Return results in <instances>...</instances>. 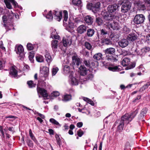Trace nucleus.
<instances>
[{
  "label": "nucleus",
  "instance_id": "49530a36",
  "mask_svg": "<svg viewBox=\"0 0 150 150\" xmlns=\"http://www.w3.org/2000/svg\"><path fill=\"white\" fill-rule=\"evenodd\" d=\"M29 135L30 136L31 138V139L33 140L35 142H36V139L34 136L33 134L32 133V131L31 129H30L29 131Z\"/></svg>",
  "mask_w": 150,
  "mask_h": 150
},
{
  "label": "nucleus",
  "instance_id": "ddd939ff",
  "mask_svg": "<svg viewBox=\"0 0 150 150\" xmlns=\"http://www.w3.org/2000/svg\"><path fill=\"white\" fill-rule=\"evenodd\" d=\"M54 18L58 21H60L62 18V14L61 12L54 11Z\"/></svg>",
  "mask_w": 150,
  "mask_h": 150
},
{
  "label": "nucleus",
  "instance_id": "8fccbe9b",
  "mask_svg": "<svg viewBox=\"0 0 150 150\" xmlns=\"http://www.w3.org/2000/svg\"><path fill=\"white\" fill-rule=\"evenodd\" d=\"M29 58L31 62H32L33 58L34 57V54L33 53L30 52L29 55Z\"/></svg>",
  "mask_w": 150,
  "mask_h": 150
},
{
  "label": "nucleus",
  "instance_id": "0eeeda50",
  "mask_svg": "<svg viewBox=\"0 0 150 150\" xmlns=\"http://www.w3.org/2000/svg\"><path fill=\"white\" fill-rule=\"evenodd\" d=\"M69 81L70 84L73 86H76L78 84V79L74 76L72 74L69 76Z\"/></svg>",
  "mask_w": 150,
  "mask_h": 150
},
{
  "label": "nucleus",
  "instance_id": "e2e57ef3",
  "mask_svg": "<svg viewBox=\"0 0 150 150\" xmlns=\"http://www.w3.org/2000/svg\"><path fill=\"white\" fill-rule=\"evenodd\" d=\"M83 124V123L82 122H79L77 123L76 126L80 128L82 127Z\"/></svg>",
  "mask_w": 150,
  "mask_h": 150
},
{
  "label": "nucleus",
  "instance_id": "3c124183",
  "mask_svg": "<svg viewBox=\"0 0 150 150\" xmlns=\"http://www.w3.org/2000/svg\"><path fill=\"white\" fill-rule=\"evenodd\" d=\"M59 95V93L57 91H54L51 93V96L53 97H57Z\"/></svg>",
  "mask_w": 150,
  "mask_h": 150
},
{
  "label": "nucleus",
  "instance_id": "5701e85b",
  "mask_svg": "<svg viewBox=\"0 0 150 150\" xmlns=\"http://www.w3.org/2000/svg\"><path fill=\"white\" fill-rule=\"evenodd\" d=\"M100 4L99 2H98L93 5V11L95 12L98 11L100 9Z\"/></svg>",
  "mask_w": 150,
  "mask_h": 150
},
{
  "label": "nucleus",
  "instance_id": "7ed1b4c3",
  "mask_svg": "<svg viewBox=\"0 0 150 150\" xmlns=\"http://www.w3.org/2000/svg\"><path fill=\"white\" fill-rule=\"evenodd\" d=\"M119 3L120 4H123L121 8V11L123 13L127 12L130 9L131 3L129 0H120Z\"/></svg>",
  "mask_w": 150,
  "mask_h": 150
},
{
  "label": "nucleus",
  "instance_id": "7c9ffc66",
  "mask_svg": "<svg viewBox=\"0 0 150 150\" xmlns=\"http://www.w3.org/2000/svg\"><path fill=\"white\" fill-rule=\"evenodd\" d=\"M37 61L39 62H43L44 58L41 55H38L36 57Z\"/></svg>",
  "mask_w": 150,
  "mask_h": 150
},
{
  "label": "nucleus",
  "instance_id": "37998d69",
  "mask_svg": "<svg viewBox=\"0 0 150 150\" xmlns=\"http://www.w3.org/2000/svg\"><path fill=\"white\" fill-rule=\"evenodd\" d=\"M27 84L30 88H31L35 87V84L33 83V81H30L27 82Z\"/></svg>",
  "mask_w": 150,
  "mask_h": 150
},
{
  "label": "nucleus",
  "instance_id": "6e6552de",
  "mask_svg": "<svg viewBox=\"0 0 150 150\" xmlns=\"http://www.w3.org/2000/svg\"><path fill=\"white\" fill-rule=\"evenodd\" d=\"M63 45L64 46L66 47L70 45L72 43V38L70 36H66L63 39Z\"/></svg>",
  "mask_w": 150,
  "mask_h": 150
},
{
  "label": "nucleus",
  "instance_id": "2eb2a0df",
  "mask_svg": "<svg viewBox=\"0 0 150 150\" xmlns=\"http://www.w3.org/2000/svg\"><path fill=\"white\" fill-rule=\"evenodd\" d=\"M73 64H76L77 65H79L80 63V59L77 55H74L72 57Z\"/></svg>",
  "mask_w": 150,
  "mask_h": 150
},
{
  "label": "nucleus",
  "instance_id": "c85d7f7f",
  "mask_svg": "<svg viewBox=\"0 0 150 150\" xmlns=\"http://www.w3.org/2000/svg\"><path fill=\"white\" fill-rule=\"evenodd\" d=\"M45 56L46 60L49 63L52 61V58L48 52H46Z\"/></svg>",
  "mask_w": 150,
  "mask_h": 150
},
{
  "label": "nucleus",
  "instance_id": "a878e982",
  "mask_svg": "<svg viewBox=\"0 0 150 150\" xmlns=\"http://www.w3.org/2000/svg\"><path fill=\"white\" fill-rule=\"evenodd\" d=\"M120 67L112 66L108 67V69L112 71H120L121 69L119 68Z\"/></svg>",
  "mask_w": 150,
  "mask_h": 150
},
{
  "label": "nucleus",
  "instance_id": "bf43d9fd",
  "mask_svg": "<svg viewBox=\"0 0 150 150\" xmlns=\"http://www.w3.org/2000/svg\"><path fill=\"white\" fill-rule=\"evenodd\" d=\"M27 143L28 146L30 147H32L33 146V144L32 142L30 140H28L27 142Z\"/></svg>",
  "mask_w": 150,
  "mask_h": 150
},
{
  "label": "nucleus",
  "instance_id": "09e8293b",
  "mask_svg": "<svg viewBox=\"0 0 150 150\" xmlns=\"http://www.w3.org/2000/svg\"><path fill=\"white\" fill-rule=\"evenodd\" d=\"M93 5L92 3H88L87 5V7L89 10H91L93 11Z\"/></svg>",
  "mask_w": 150,
  "mask_h": 150
},
{
  "label": "nucleus",
  "instance_id": "5fc2aeb1",
  "mask_svg": "<svg viewBox=\"0 0 150 150\" xmlns=\"http://www.w3.org/2000/svg\"><path fill=\"white\" fill-rule=\"evenodd\" d=\"M52 36V38L55 39H59V35H56V34H53V33L52 32L51 33Z\"/></svg>",
  "mask_w": 150,
  "mask_h": 150
},
{
  "label": "nucleus",
  "instance_id": "603ef678",
  "mask_svg": "<svg viewBox=\"0 0 150 150\" xmlns=\"http://www.w3.org/2000/svg\"><path fill=\"white\" fill-rule=\"evenodd\" d=\"M137 7L138 8H140L142 10H145L146 9L145 6L141 3L140 4V5H139V6H138Z\"/></svg>",
  "mask_w": 150,
  "mask_h": 150
},
{
  "label": "nucleus",
  "instance_id": "680f3d73",
  "mask_svg": "<svg viewBox=\"0 0 150 150\" xmlns=\"http://www.w3.org/2000/svg\"><path fill=\"white\" fill-rule=\"evenodd\" d=\"M4 66V64L2 62L0 61V70L3 69Z\"/></svg>",
  "mask_w": 150,
  "mask_h": 150
},
{
  "label": "nucleus",
  "instance_id": "052dcab7",
  "mask_svg": "<svg viewBox=\"0 0 150 150\" xmlns=\"http://www.w3.org/2000/svg\"><path fill=\"white\" fill-rule=\"evenodd\" d=\"M69 67L67 66H66L64 67V71H66V73L68 72H69Z\"/></svg>",
  "mask_w": 150,
  "mask_h": 150
},
{
  "label": "nucleus",
  "instance_id": "423d86ee",
  "mask_svg": "<svg viewBox=\"0 0 150 150\" xmlns=\"http://www.w3.org/2000/svg\"><path fill=\"white\" fill-rule=\"evenodd\" d=\"M4 2L5 3L7 8L9 9L12 8V6L10 4L11 3L15 7H18V3L14 0H4Z\"/></svg>",
  "mask_w": 150,
  "mask_h": 150
},
{
  "label": "nucleus",
  "instance_id": "338daca9",
  "mask_svg": "<svg viewBox=\"0 0 150 150\" xmlns=\"http://www.w3.org/2000/svg\"><path fill=\"white\" fill-rule=\"evenodd\" d=\"M135 53H136L138 55H140L141 56L142 55V52H139V51H138L137 49H136L135 50Z\"/></svg>",
  "mask_w": 150,
  "mask_h": 150
},
{
  "label": "nucleus",
  "instance_id": "aec40b11",
  "mask_svg": "<svg viewBox=\"0 0 150 150\" xmlns=\"http://www.w3.org/2000/svg\"><path fill=\"white\" fill-rule=\"evenodd\" d=\"M79 69V72L81 75L84 76L87 74V70L84 66H81Z\"/></svg>",
  "mask_w": 150,
  "mask_h": 150
},
{
  "label": "nucleus",
  "instance_id": "473e14b6",
  "mask_svg": "<svg viewBox=\"0 0 150 150\" xmlns=\"http://www.w3.org/2000/svg\"><path fill=\"white\" fill-rule=\"evenodd\" d=\"M71 99V96L69 95H65L63 97L62 100L63 101H67Z\"/></svg>",
  "mask_w": 150,
  "mask_h": 150
},
{
  "label": "nucleus",
  "instance_id": "4c0bfd02",
  "mask_svg": "<svg viewBox=\"0 0 150 150\" xmlns=\"http://www.w3.org/2000/svg\"><path fill=\"white\" fill-rule=\"evenodd\" d=\"M96 22L98 25H101L103 24V21L101 18H98L96 19Z\"/></svg>",
  "mask_w": 150,
  "mask_h": 150
},
{
  "label": "nucleus",
  "instance_id": "bb28decb",
  "mask_svg": "<svg viewBox=\"0 0 150 150\" xmlns=\"http://www.w3.org/2000/svg\"><path fill=\"white\" fill-rule=\"evenodd\" d=\"M106 59L109 61H111L112 62H115L117 61L118 60V57H115L112 56H108L107 57Z\"/></svg>",
  "mask_w": 150,
  "mask_h": 150
},
{
  "label": "nucleus",
  "instance_id": "6e6d98bb",
  "mask_svg": "<svg viewBox=\"0 0 150 150\" xmlns=\"http://www.w3.org/2000/svg\"><path fill=\"white\" fill-rule=\"evenodd\" d=\"M133 3L134 5H136L137 6H139L140 4L141 3L139 0H134Z\"/></svg>",
  "mask_w": 150,
  "mask_h": 150
},
{
  "label": "nucleus",
  "instance_id": "c9c22d12",
  "mask_svg": "<svg viewBox=\"0 0 150 150\" xmlns=\"http://www.w3.org/2000/svg\"><path fill=\"white\" fill-rule=\"evenodd\" d=\"M150 50V49L149 47H146L141 49L140 52H142V54L146 52H149Z\"/></svg>",
  "mask_w": 150,
  "mask_h": 150
},
{
  "label": "nucleus",
  "instance_id": "864d4df0",
  "mask_svg": "<svg viewBox=\"0 0 150 150\" xmlns=\"http://www.w3.org/2000/svg\"><path fill=\"white\" fill-rule=\"evenodd\" d=\"M77 134L79 136L81 137L83 134V131L80 129L77 131Z\"/></svg>",
  "mask_w": 150,
  "mask_h": 150
},
{
  "label": "nucleus",
  "instance_id": "f257e3e1",
  "mask_svg": "<svg viewBox=\"0 0 150 150\" xmlns=\"http://www.w3.org/2000/svg\"><path fill=\"white\" fill-rule=\"evenodd\" d=\"M137 113L138 111L136 110L131 114H125L121 118L120 123L117 127L118 129L120 130H122L124 124H128L135 116Z\"/></svg>",
  "mask_w": 150,
  "mask_h": 150
},
{
  "label": "nucleus",
  "instance_id": "f8f14e48",
  "mask_svg": "<svg viewBox=\"0 0 150 150\" xmlns=\"http://www.w3.org/2000/svg\"><path fill=\"white\" fill-rule=\"evenodd\" d=\"M109 29L112 28V29L118 30L120 29L118 24L117 22H113L112 23H110L107 25Z\"/></svg>",
  "mask_w": 150,
  "mask_h": 150
},
{
  "label": "nucleus",
  "instance_id": "a18cd8bd",
  "mask_svg": "<svg viewBox=\"0 0 150 150\" xmlns=\"http://www.w3.org/2000/svg\"><path fill=\"white\" fill-rule=\"evenodd\" d=\"M72 2L74 4L79 5L81 4V0H73Z\"/></svg>",
  "mask_w": 150,
  "mask_h": 150
},
{
  "label": "nucleus",
  "instance_id": "39448f33",
  "mask_svg": "<svg viewBox=\"0 0 150 150\" xmlns=\"http://www.w3.org/2000/svg\"><path fill=\"white\" fill-rule=\"evenodd\" d=\"M122 64L123 66H128L126 68L127 69H129L135 67V65L131 63L130 59L127 58H125L122 62Z\"/></svg>",
  "mask_w": 150,
  "mask_h": 150
},
{
  "label": "nucleus",
  "instance_id": "9b49d317",
  "mask_svg": "<svg viewBox=\"0 0 150 150\" xmlns=\"http://www.w3.org/2000/svg\"><path fill=\"white\" fill-rule=\"evenodd\" d=\"M87 28V27L86 25H81L77 28V31L79 33L82 34L86 31Z\"/></svg>",
  "mask_w": 150,
  "mask_h": 150
},
{
  "label": "nucleus",
  "instance_id": "f3484780",
  "mask_svg": "<svg viewBox=\"0 0 150 150\" xmlns=\"http://www.w3.org/2000/svg\"><path fill=\"white\" fill-rule=\"evenodd\" d=\"M129 44L128 41L126 39H122L119 43L120 46L122 47H125L127 46Z\"/></svg>",
  "mask_w": 150,
  "mask_h": 150
},
{
  "label": "nucleus",
  "instance_id": "6ab92c4d",
  "mask_svg": "<svg viewBox=\"0 0 150 150\" xmlns=\"http://www.w3.org/2000/svg\"><path fill=\"white\" fill-rule=\"evenodd\" d=\"M104 18L106 20H111L114 18H117V17L116 16H115L113 14H111L109 13V14L106 15H105L104 16Z\"/></svg>",
  "mask_w": 150,
  "mask_h": 150
},
{
  "label": "nucleus",
  "instance_id": "e433bc0d",
  "mask_svg": "<svg viewBox=\"0 0 150 150\" xmlns=\"http://www.w3.org/2000/svg\"><path fill=\"white\" fill-rule=\"evenodd\" d=\"M147 111V109L146 108H144L141 111L140 113V116L141 117H143L144 115L146 114Z\"/></svg>",
  "mask_w": 150,
  "mask_h": 150
},
{
  "label": "nucleus",
  "instance_id": "c03bdc74",
  "mask_svg": "<svg viewBox=\"0 0 150 150\" xmlns=\"http://www.w3.org/2000/svg\"><path fill=\"white\" fill-rule=\"evenodd\" d=\"M27 47L29 50H32L33 49L34 46L33 45L30 43H28L27 44Z\"/></svg>",
  "mask_w": 150,
  "mask_h": 150
},
{
  "label": "nucleus",
  "instance_id": "c756f323",
  "mask_svg": "<svg viewBox=\"0 0 150 150\" xmlns=\"http://www.w3.org/2000/svg\"><path fill=\"white\" fill-rule=\"evenodd\" d=\"M51 46L52 49H56L57 47L58 41L57 40H54L52 42Z\"/></svg>",
  "mask_w": 150,
  "mask_h": 150
},
{
  "label": "nucleus",
  "instance_id": "69168bd1",
  "mask_svg": "<svg viewBox=\"0 0 150 150\" xmlns=\"http://www.w3.org/2000/svg\"><path fill=\"white\" fill-rule=\"evenodd\" d=\"M101 33L103 35L106 34L107 33V32L103 29L101 30Z\"/></svg>",
  "mask_w": 150,
  "mask_h": 150
},
{
  "label": "nucleus",
  "instance_id": "f704fd0d",
  "mask_svg": "<svg viewBox=\"0 0 150 150\" xmlns=\"http://www.w3.org/2000/svg\"><path fill=\"white\" fill-rule=\"evenodd\" d=\"M85 47L88 50L92 49V46L88 42H86L85 43Z\"/></svg>",
  "mask_w": 150,
  "mask_h": 150
},
{
  "label": "nucleus",
  "instance_id": "cd10ccee",
  "mask_svg": "<svg viewBox=\"0 0 150 150\" xmlns=\"http://www.w3.org/2000/svg\"><path fill=\"white\" fill-rule=\"evenodd\" d=\"M94 33V30L92 29H89L87 30V35L88 37H92Z\"/></svg>",
  "mask_w": 150,
  "mask_h": 150
},
{
  "label": "nucleus",
  "instance_id": "72a5a7b5",
  "mask_svg": "<svg viewBox=\"0 0 150 150\" xmlns=\"http://www.w3.org/2000/svg\"><path fill=\"white\" fill-rule=\"evenodd\" d=\"M46 80L45 78V79H42L41 81H39L38 82V84L39 85L41 86L42 87H45L46 86V83L45 81Z\"/></svg>",
  "mask_w": 150,
  "mask_h": 150
},
{
  "label": "nucleus",
  "instance_id": "a211bd4d",
  "mask_svg": "<svg viewBox=\"0 0 150 150\" xmlns=\"http://www.w3.org/2000/svg\"><path fill=\"white\" fill-rule=\"evenodd\" d=\"M115 52V49L113 47H109L106 49L105 52L106 54H113Z\"/></svg>",
  "mask_w": 150,
  "mask_h": 150
},
{
  "label": "nucleus",
  "instance_id": "2f4dec72",
  "mask_svg": "<svg viewBox=\"0 0 150 150\" xmlns=\"http://www.w3.org/2000/svg\"><path fill=\"white\" fill-rule=\"evenodd\" d=\"M55 137L56 138L57 144L59 145V147H60L62 143L60 138L59 136L57 134L55 135Z\"/></svg>",
  "mask_w": 150,
  "mask_h": 150
},
{
  "label": "nucleus",
  "instance_id": "de8ad7c7",
  "mask_svg": "<svg viewBox=\"0 0 150 150\" xmlns=\"http://www.w3.org/2000/svg\"><path fill=\"white\" fill-rule=\"evenodd\" d=\"M2 20L3 22L4 23V26H6V23L8 19L7 18V17L5 15H4L3 16L2 18Z\"/></svg>",
  "mask_w": 150,
  "mask_h": 150
},
{
  "label": "nucleus",
  "instance_id": "4be33fe9",
  "mask_svg": "<svg viewBox=\"0 0 150 150\" xmlns=\"http://www.w3.org/2000/svg\"><path fill=\"white\" fill-rule=\"evenodd\" d=\"M137 37V35L134 33H131L127 37V39L129 40L133 41L136 40Z\"/></svg>",
  "mask_w": 150,
  "mask_h": 150
},
{
  "label": "nucleus",
  "instance_id": "20e7f679",
  "mask_svg": "<svg viewBox=\"0 0 150 150\" xmlns=\"http://www.w3.org/2000/svg\"><path fill=\"white\" fill-rule=\"evenodd\" d=\"M145 20V17L143 15L138 14L135 16L133 22L136 24H141L144 22Z\"/></svg>",
  "mask_w": 150,
  "mask_h": 150
},
{
  "label": "nucleus",
  "instance_id": "1a4fd4ad",
  "mask_svg": "<svg viewBox=\"0 0 150 150\" xmlns=\"http://www.w3.org/2000/svg\"><path fill=\"white\" fill-rule=\"evenodd\" d=\"M37 91L38 93L40 94L44 98H47L48 96L47 91L44 89L38 86Z\"/></svg>",
  "mask_w": 150,
  "mask_h": 150
},
{
  "label": "nucleus",
  "instance_id": "f03ea898",
  "mask_svg": "<svg viewBox=\"0 0 150 150\" xmlns=\"http://www.w3.org/2000/svg\"><path fill=\"white\" fill-rule=\"evenodd\" d=\"M64 24L66 27V29L69 32H71L72 30L74 28V25L73 23L71 21L70 19L68 22H67L68 18V13L67 11L66 10L63 11Z\"/></svg>",
  "mask_w": 150,
  "mask_h": 150
},
{
  "label": "nucleus",
  "instance_id": "4468645a",
  "mask_svg": "<svg viewBox=\"0 0 150 150\" xmlns=\"http://www.w3.org/2000/svg\"><path fill=\"white\" fill-rule=\"evenodd\" d=\"M40 73L43 75L45 77L48 76L49 73V69L46 67H44L40 70Z\"/></svg>",
  "mask_w": 150,
  "mask_h": 150
},
{
  "label": "nucleus",
  "instance_id": "b1692460",
  "mask_svg": "<svg viewBox=\"0 0 150 150\" xmlns=\"http://www.w3.org/2000/svg\"><path fill=\"white\" fill-rule=\"evenodd\" d=\"M103 57L102 54L100 53H96L93 56L94 60L96 61H99L102 59Z\"/></svg>",
  "mask_w": 150,
  "mask_h": 150
},
{
  "label": "nucleus",
  "instance_id": "9d476101",
  "mask_svg": "<svg viewBox=\"0 0 150 150\" xmlns=\"http://www.w3.org/2000/svg\"><path fill=\"white\" fill-rule=\"evenodd\" d=\"M119 6L116 4H114L109 5L108 7V12L112 13L115 12Z\"/></svg>",
  "mask_w": 150,
  "mask_h": 150
},
{
  "label": "nucleus",
  "instance_id": "79ce46f5",
  "mask_svg": "<svg viewBox=\"0 0 150 150\" xmlns=\"http://www.w3.org/2000/svg\"><path fill=\"white\" fill-rule=\"evenodd\" d=\"M46 18L49 19L50 20H52L53 18V17L51 13V11H49L48 14L46 16Z\"/></svg>",
  "mask_w": 150,
  "mask_h": 150
},
{
  "label": "nucleus",
  "instance_id": "a19ab883",
  "mask_svg": "<svg viewBox=\"0 0 150 150\" xmlns=\"http://www.w3.org/2000/svg\"><path fill=\"white\" fill-rule=\"evenodd\" d=\"M50 122L56 125H60L59 123L53 118L50 119Z\"/></svg>",
  "mask_w": 150,
  "mask_h": 150
},
{
  "label": "nucleus",
  "instance_id": "dca6fc26",
  "mask_svg": "<svg viewBox=\"0 0 150 150\" xmlns=\"http://www.w3.org/2000/svg\"><path fill=\"white\" fill-rule=\"evenodd\" d=\"M18 71L15 67H12L10 69V74L11 76L16 77L17 76Z\"/></svg>",
  "mask_w": 150,
  "mask_h": 150
},
{
  "label": "nucleus",
  "instance_id": "774afa93",
  "mask_svg": "<svg viewBox=\"0 0 150 150\" xmlns=\"http://www.w3.org/2000/svg\"><path fill=\"white\" fill-rule=\"evenodd\" d=\"M48 131L49 133L50 134L53 135L54 134V131L52 129H48Z\"/></svg>",
  "mask_w": 150,
  "mask_h": 150
},
{
  "label": "nucleus",
  "instance_id": "412c9836",
  "mask_svg": "<svg viewBox=\"0 0 150 150\" xmlns=\"http://www.w3.org/2000/svg\"><path fill=\"white\" fill-rule=\"evenodd\" d=\"M23 51L24 49L22 46L19 45L18 47L17 50H16V52L17 54H19L21 56H23L24 55Z\"/></svg>",
  "mask_w": 150,
  "mask_h": 150
},
{
  "label": "nucleus",
  "instance_id": "13d9d810",
  "mask_svg": "<svg viewBox=\"0 0 150 150\" xmlns=\"http://www.w3.org/2000/svg\"><path fill=\"white\" fill-rule=\"evenodd\" d=\"M105 43L106 44L108 45H111L112 43V42L110 40L107 39L105 40Z\"/></svg>",
  "mask_w": 150,
  "mask_h": 150
},
{
  "label": "nucleus",
  "instance_id": "58836bf2",
  "mask_svg": "<svg viewBox=\"0 0 150 150\" xmlns=\"http://www.w3.org/2000/svg\"><path fill=\"white\" fill-rule=\"evenodd\" d=\"M150 85V82L147 83L144 85L140 89V91H143L146 89Z\"/></svg>",
  "mask_w": 150,
  "mask_h": 150
},
{
  "label": "nucleus",
  "instance_id": "0e129e2a",
  "mask_svg": "<svg viewBox=\"0 0 150 150\" xmlns=\"http://www.w3.org/2000/svg\"><path fill=\"white\" fill-rule=\"evenodd\" d=\"M84 63L87 67H89L90 65L89 62L88 61L84 60Z\"/></svg>",
  "mask_w": 150,
  "mask_h": 150
},
{
  "label": "nucleus",
  "instance_id": "4d7b16f0",
  "mask_svg": "<svg viewBox=\"0 0 150 150\" xmlns=\"http://www.w3.org/2000/svg\"><path fill=\"white\" fill-rule=\"evenodd\" d=\"M146 39L147 42L150 44V35H148L146 36Z\"/></svg>",
  "mask_w": 150,
  "mask_h": 150
},
{
  "label": "nucleus",
  "instance_id": "393cba45",
  "mask_svg": "<svg viewBox=\"0 0 150 150\" xmlns=\"http://www.w3.org/2000/svg\"><path fill=\"white\" fill-rule=\"evenodd\" d=\"M85 22L88 25L91 24L93 22V18L90 16H87L84 18Z\"/></svg>",
  "mask_w": 150,
  "mask_h": 150
},
{
  "label": "nucleus",
  "instance_id": "ea45409f",
  "mask_svg": "<svg viewBox=\"0 0 150 150\" xmlns=\"http://www.w3.org/2000/svg\"><path fill=\"white\" fill-rule=\"evenodd\" d=\"M59 70V69L57 67H54L52 68V76H54L57 73Z\"/></svg>",
  "mask_w": 150,
  "mask_h": 150
}]
</instances>
